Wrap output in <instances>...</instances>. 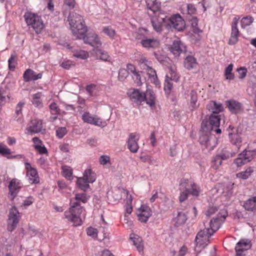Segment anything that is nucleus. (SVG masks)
<instances>
[{
  "label": "nucleus",
  "instance_id": "f704fd0d",
  "mask_svg": "<svg viewBox=\"0 0 256 256\" xmlns=\"http://www.w3.org/2000/svg\"><path fill=\"white\" fill-rule=\"evenodd\" d=\"M89 183H90V182H88V180L84 176L78 178L76 184L82 190H86L90 187Z\"/></svg>",
  "mask_w": 256,
  "mask_h": 256
},
{
  "label": "nucleus",
  "instance_id": "4468645a",
  "mask_svg": "<svg viewBox=\"0 0 256 256\" xmlns=\"http://www.w3.org/2000/svg\"><path fill=\"white\" fill-rule=\"evenodd\" d=\"M42 120L36 118L30 121V126L26 130L28 134H36L42 131Z\"/></svg>",
  "mask_w": 256,
  "mask_h": 256
},
{
  "label": "nucleus",
  "instance_id": "c9c22d12",
  "mask_svg": "<svg viewBox=\"0 0 256 256\" xmlns=\"http://www.w3.org/2000/svg\"><path fill=\"white\" fill-rule=\"evenodd\" d=\"M240 154L245 159L246 162H248L252 160L256 156V149L254 150H245Z\"/></svg>",
  "mask_w": 256,
  "mask_h": 256
},
{
  "label": "nucleus",
  "instance_id": "c756f323",
  "mask_svg": "<svg viewBox=\"0 0 256 256\" xmlns=\"http://www.w3.org/2000/svg\"><path fill=\"white\" fill-rule=\"evenodd\" d=\"M186 187L190 190V194L193 196H198L200 193V186L194 182H190L188 180V182L186 184Z\"/></svg>",
  "mask_w": 256,
  "mask_h": 256
},
{
  "label": "nucleus",
  "instance_id": "864d4df0",
  "mask_svg": "<svg viewBox=\"0 0 256 256\" xmlns=\"http://www.w3.org/2000/svg\"><path fill=\"white\" fill-rule=\"evenodd\" d=\"M134 244L136 246L138 250L141 252L143 250L144 246L142 243V240L140 238H132Z\"/></svg>",
  "mask_w": 256,
  "mask_h": 256
},
{
  "label": "nucleus",
  "instance_id": "f257e3e1",
  "mask_svg": "<svg viewBox=\"0 0 256 256\" xmlns=\"http://www.w3.org/2000/svg\"><path fill=\"white\" fill-rule=\"evenodd\" d=\"M68 20L74 36L77 39L84 40V43L88 44L94 48H98L102 46V42L98 35L95 32H90L87 36V27L83 18L76 12H72L69 14Z\"/></svg>",
  "mask_w": 256,
  "mask_h": 256
},
{
  "label": "nucleus",
  "instance_id": "de8ad7c7",
  "mask_svg": "<svg viewBox=\"0 0 256 256\" xmlns=\"http://www.w3.org/2000/svg\"><path fill=\"white\" fill-rule=\"evenodd\" d=\"M254 22V18L251 16H246L243 18L240 21L241 26L242 28L250 26Z\"/></svg>",
  "mask_w": 256,
  "mask_h": 256
},
{
  "label": "nucleus",
  "instance_id": "680f3d73",
  "mask_svg": "<svg viewBox=\"0 0 256 256\" xmlns=\"http://www.w3.org/2000/svg\"><path fill=\"white\" fill-rule=\"evenodd\" d=\"M25 102H20L16 107V114L18 116V120L20 118L19 116L22 115V108Z\"/></svg>",
  "mask_w": 256,
  "mask_h": 256
},
{
  "label": "nucleus",
  "instance_id": "412c9836",
  "mask_svg": "<svg viewBox=\"0 0 256 256\" xmlns=\"http://www.w3.org/2000/svg\"><path fill=\"white\" fill-rule=\"evenodd\" d=\"M188 182L187 179H183L180 184V191L178 198L180 202L185 201L190 194V190L186 187V184Z\"/></svg>",
  "mask_w": 256,
  "mask_h": 256
},
{
  "label": "nucleus",
  "instance_id": "aec40b11",
  "mask_svg": "<svg viewBox=\"0 0 256 256\" xmlns=\"http://www.w3.org/2000/svg\"><path fill=\"white\" fill-rule=\"evenodd\" d=\"M250 244L247 240H240L238 242L235 247L236 256H244L243 252L250 248Z\"/></svg>",
  "mask_w": 256,
  "mask_h": 256
},
{
  "label": "nucleus",
  "instance_id": "a878e982",
  "mask_svg": "<svg viewBox=\"0 0 256 256\" xmlns=\"http://www.w3.org/2000/svg\"><path fill=\"white\" fill-rule=\"evenodd\" d=\"M244 208L248 211L254 212L256 210V196H252L244 202Z\"/></svg>",
  "mask_w": 256,
  "mask_h": 256
},
{
  "label": "nucleus",
  "instance_id": "c03bdc74",
  "mask_svg": "<svg viewBox=\"0 0 256 256\" xmlns=\"http://www.w3.org/2000/svg\"><path fill=\"white\" fill-rule=\"evenodd\" d=\"M40 93H36L32 96V102L36 106L41 108L42 106V101L40 100Z\"/></svg>",
  "mask_w": 256,
  "mask_h": 256
},
{
  "label": "nucleus",
  "instance_id": "09e8293b",
  "mask_svg": "<svg viewBox=\"0 0 256 256\" xmlns=\"http://www.w3.org/2000/svg\"><path fill=\"white\" fill-rule=\"evenodd\" d=\"M142 72H136L132 74V78L134 80V82L137 84L138 86H140L142 81L144 80V78H142Z\"/></svg>",
  "mask_w": 256,
  "mask_h": 256
},
{
  "label": "nucleus",
  "instance_id": "f8f14e48",
  "mask_svg": "<svg viewBox=\"0 0 256 256\" xmlns=\"http://www.w3.org/2000/svg\"><path fill=\"white\" fill-rule=\"evenodd\" d=\"M137 214L138 220L142 222H146L152 216V212L150 208L146 205H142L138 209Z\"/></svg>",
  "mask_w": 256,
  "mask_h": 256
},
{
  "label": "nucleus",
  "instance_id": "13d9d810",
  "mask_svg": "<svg viewBox=\"0 0 256 256\" xmlns=\"http://www.w3.org/2000/svg\"><path fill=\"white\" fill-rule=\"evenodd\" d=\"M140 160L143 162H147L149 164H154L155 162L154 160L150 155H144L140 156Z\"/></svg>",
  "mask_w": 256,
  "mask_h": 256
},
{
  "label": "nucleus",
  "instance_id": "bf43d9fd",
  "mask_svg": "<svg viewBox=\"0 0 256 256\" xmlns=\"http://www.w3.org/2000/svg\"><path fill=\"white\" fill-rule=\"evenodd\" d=\"M128 76V72L125 68H120L118 72V78L120 81L124 80Z\"/></svg>",
  "mask_w": 256,
  "mask_h": 256
},
{
  "label": "nucleus",
  "instance_id": "e433bc0d",
  "mask_svg": "<svg viewBox=\"0 0 256 256\" xmlns=\"http://www.w3.org/2000/svg\"><path fill=\"white\" fill-rule=\"evenodd\" d=\"M164 20V18H153L152 19V25L156 31L160 32L162 30Z\"/></svg>",
  "mask_w": 256,
  "mask_h": 256
},
{
  "label": "nucleus",
  "instance_id": "8fccbe9b",
  "mask_svg": "<svg viewBox=\"0 0 256 256\" xmlns=\"http://www.w3.org/2000/svg\"><path fill=\"white\" fill-rule=\"evenodd\" d=\"M73 56L78 58L85 60L89 56V54L86 51L80 50L74 52Z\"/></svg>",
  "mask_w": 256,
  "mask_h": 256
},
{
  "label": "nucleus",
  "instance_id": "9d476101",
  "mask_svg": "<svg viewBox=\"0 0 256 256\" xmlns=\"http://www.w3.org/2000/svg\"><path fill=\"white\" fill-rule=\"evenodd\" d=\"M127 94L130 100L137 104H141L143 102H144V92L138 89H130Z\"/></svg>",
  "mask_w": 256,
  "mask_h": 256
},
{
  "label": "nucleus",
  "instance_id": "58836bf2",
  "mask_svg": "<svg viewBox=\"0 0 256 256\" xmlns=\"http://www.w3.org/2000/svg\"><path fill=\"white\" fill-rule=\"evenodd\" d=\"M83 176L90 183L94 182L96 180V174L91 169L88 168L84 170Z\"/></svg>",
  "mask_w": 256,
  "mask_h": 256
},
{
  "label": "nucleus",
  "instance_id": "0e129e2a",
  "mask_svg": "<svg viewBox=\"0 0 256 256\" xmlns=\"http://www.w3.org/2000/svg\"><path fill=\"white\" fill-rule=\"evenodd\" d=\"M99 162L104 166L107 164L110 165V157L106 155L101 156L99 158Z\"/></svg>",
  "mask_w": 256,
  "mask_h": 256
},
{
  "label": "nucleus",
  "instance_id": "7c9ffc66",
  "mask_svg": "<svg viewBox=\"0 0 256 256\" xmlns=\"http://www.w3.org/2000/svg\"><path fill=\"white\" fill-rule=\"evenodd\" d=\"M187 220L186 216L182 212H178L176 216L174 218L172 222L176 226H179L184 224Z\"/></svg>",
  "mask_w": 256,
  "mask_h": 256
},
{
  "label": "nucleus",
  "instance_id": "6e6552de",
  "mask_svg": "<svg viewBox=\"0 0 256 256\" xmlns=\"http://www.w3.org/2000/svg\"><path fill=\"white\" fill-rule=\"evenodd\" d=\"M19 222V212L16 207H12L10 210L8 220V230L13 231Z\"/></svg>",
  "mask_w": 256,
  "mask_h": 256
},
{
  "label": "nucleus",
  "instance_id": "6ab92c4d",
  "mask_svg": "<svg viewBox=\"0 0 256 256\" xmlns=\"http://www.w3.org/2000/svg\"><path fill=\"white\" fill-rule=\"evenodd\" d=\"M186 98L188 100V108L190 111L192 112L198 107L199 104H198V94L196 90H191Z\"/></svg>",
  "mask_w": 256,
  "mask_h": 256
},
{
  "label": "nucleus",
  "instance_id": "ea45409f",
  "mask_svg": "<svg viewBox=\"0 0 256 256\" xmlns=\"http://www.w3.org/2000/svg\"><path fill=\"white\" fill-rule=\"evenodd\" d=\"M96 55L100 58V60L110 62V56L108 54L101 49H98L96 52Z\"/></svg>",
  "mask_w": 256,
  "mask_h": 256
},
{
  "label": "nucleus",
  "instance_id": "2eb2a0df",
  "mask_svg": "<svg viewBox=\"0 0 256 256\" xmlns=\"http://www.w3.org/2000/svg\"><path fill=\"white\" fill-rule=\"evenodd\" d=\"M170 26L178 31L182 30L185 28V22L178 14L172 16L170 18Z\"/></svg>",
  "mask_w": 256,
  "mask_h": 256
},
{
  "label": "nucleus",
  "instance_id": "20e7f679",
  "mask_svg": "<svg viewBox=\"0 0 256 256\" xmlns=\"http://www.w3.org/2000/svg\"><path fill=\"white\" fill-rule=\"evenodd\" d=\"M213 234L206 228L199 232L196 238V250L200 251L204 248L209 243V238Z\"/></svg>",
  "mask_w": 256,
  "mask_h": 256
},
{
  "label": "nucleus",
  "instance_id": "393cba45",
  "mask_svg": "<svg viewBox=\"0 0 256 256\" xmlns=\"http://www.w3.org/2000/svg\"><path fill=\"white\" fill-rule=\"evenodd\" d=\"M207 108L212 110V114H218L223 110V106L220 103H217L215 101H210L208 104Z\"/></svg>",
  "mask_w": 256,
  "mask_h": 256
},
{
  "label": "nucleus",
  "instance_id": "052dcab7",
  "mask_svg": "<svg viewBox=\"0 0 256 256\" xmlns=\"http://www.w3.org/2000/svg\"><path fill=\"white\" fill-rule=\"evenodd\" d=\"M86 233L88 236L92 238H96L98 236V231L96 228L89 227L86 229Z\"/></svg>",
  "mask_w": 256,
  "mask_h": 256
},
{
  "label": "nucleus",
  "instance_id": "473e14b6",
  "mask_svg": "<svg viewBox=\"0 0 256 256\" xmlns=\"http://www.w3.org/2000/svg\"><path fill=\"white\" fill-rule=\"evenodd\" d=\"M183 44L180 40H174L171 48L172 52L174 54H178L183 50Z\"/></svg>",
  "mask_w": 256,
  "mask_h": 256
},
{
  "label": "nucleus",
  "instance_id": "774afa93",
  "mask_svg": "<svg viewBox=\"0 0 256 256\" xmlns=\"http://www.w3.org/2000/svg\"><path fill=\"white\" fill-rule=\"evenodd\" d=\"M139 63L141 68L144 69V68H146L150 65V62H149L146 58H141L139 60Z\"/></svg>",
  "mask_w": 256,
  "mask_h": 256
},
{
  "label": "nucleus",
  "instance_id": "2f4dec72",
  "mask_svg": "<svg viewBox=\"0 0 256 256\" xmlns=\"http://www.w3.org/2000/svg\"><path fill=\"white\" fill-rule=\"evenodd\" d=\"M200 141L202 144L204 145L206 148L210 150L212 149L214 146L210 145L211 142H215V138H208L207 136H202L200 138Z\"/></svg>",
  "mask_w": 256,
  "mask_h": 256
},
{
  "label": "nucleus",
  "instance_id": "49530a36",
  "mask_svg": "<svg viewBox=\"0 0 256 256\" xmlns=\"http://www.w3.org/2000/svg\"><path fill=\"white\" fill-rule=\"evenodd\" d=\"M8 68L11 71H14L15 70L16 66L17 64V57L14 54H11L10 58L8 60Z\"/></svg>",
  "mask_w": 256,
  "mask_h": 256
},
{
  "label": "nucleus",
  "instance_id": "f3484780",
  "mask_svg": "<svg viewBox=\"0 0 256 256\" xmlns=\"http://www.w3.org/2000/svg\"><path fill=\"white\" fill-rule=\"evenodd\" d=\"M226 105L228 110L232 114H236L243 111L242 104L234 100H228L226 102Z\"/></svg>",
  "mask_w": 256,
  "mask_h": 256
},
{
  "label": "nucleus",
  "instance_id": "0eeeda50",
  "mask_svg": "<svg viewBox=\"0 0 256 256\" xmlns=\"http://www.w3.org/2000/svg\"><path fill=\"white\" fill-rule=\"evenodd\" d=\"M240 18L238 16H235L231 24V34L228 44L230 45H234L237 43L240 36V31L238 28V24Z\"/></svg>",
  "mask_w": 256,
  "mask_h": 256
},
{
  "label": "nucleus",
  "instance_id": "37998d69",
  "mask_svg": "<svg viewBox=\"0 0 256 256\" xmlns=\"http://www.w3.org/2000/svg\"><path fill=\"white\" fill-rule=\"evenodd\" d=\"M11 150L4 144L0 142V154L6 156L8 158H10L8 156L9 155L11 154Z\"/></svg>",
  "mask_w": 256,
  "mask_h": 256
},
{
  "label": "nucleus",
  "instance_id": "603ef678",
  "mask_svg": "<svg viewBox=\"0 0 256 256\" xmlns=\"http://www.w3.org/2000/svg\"><path fill=\"white\" fill-rule=\"evenodd\" d=\"M104 34L108 36L110 38H114L116 35V31L110 26H104L102 28Z\"/></svg>",
  "mask_w": 256,
  "mask_h": 256
},
{
  "label": "nucleus",
  "instance_id": "b1692460",
  "mask_svg": "<svg viewBox=\"0 0 256 256\" xmlns=\"http://www.w3.org/2000/svg\"><path fill=\"white\" fill-rule=\"evenodd\" d=\"M23 77L24 81L28 82L41 78L42 77V74H36L34 70L29 68L27 69L24 72Z\"/></svg>",
  "mask_w": 256,
  "mask_h": 256
},
{
  "label": "nucleus",
  "instance_id": "79ce46f5",
  "mask_svg": "<svg viewBox=\"0 0 256 256\" xmlns=\"http://www.w3.org/2000/svg\"><path fill=\"white\" fill-rule=\"evenodd\" d=\"M62 169L63 176L68 180H71L72 174V168L70 166H64L62 167Z\"/></svg>",
  "mask_w": 256,
  "mask_h": 256
},
{
  "label": "nucleus",
  "instance_id": "423d86ee",
  "mask_svg": "<svg viewBox=\"0 0 256 256\" xmlns=\"http://www.w3.org/2000/svg\"><path fill=\"white\" fill-rule=\"evenodd\" d=\"M142 30H140L136 36V39L142 40L140 42L142 45L147 48H158L160 44V41L156 38H145L142 36Z\"/></svg>",
  "mask_w": 256,
  "mask_h": 256
},
{
  "label": "nucleus",
  "instance_id": "39448f33",
  "mask_svg": "<svg viewBox=\"0 0 256 256\" xmlns=\"http://www.w3.org/2000/svg\"><path fill=\"white\" fill-rule=\"evenodd\" d=\"M82 119L84 122L100 127H104L106 125V121L96 115H92L89 112H84L82 116Z\"/></svg>",
  "mask_w": 256,
  "mask_h": 256
},
{
  "label": "nucleus",
  "instance_id": "1a4fd4ad",
  "mask_svg": "<svg viewBox=\"0 0 256 256\" xmlns=\"http://www.w3.org/2000/svg\"><path fill=\"white\" fill-rule=\"evenodd\" d=\"M140 134L136 132L130 134L126 144L128 149L131 152L136 153L139 149L138 142L140 140Z\"/></svg>",
  "mask_w": 256,
  "mask_h": 256
},
{
  "label": "nucleus",
  "instance_id": "4c0bfd02",
  "mask_svg": "<svg viewBox=\"0 0 256 256\" xmlns=\"http://www.w3.org/2000/svg\"><path fill=\"white\" fill-rule=\"evenodd\" d=\"M234 64H230L225 68L224 71V76L226 80H232L234 78V74L232 72L233 70Z\"/></svg>",
  "mask_w": 256,
  "mask_h": 256
},
{
  "label": "nucleus",
  "instance_id": "a211bd4d",
  "mask_svg": "<svg viewBox=\"0 0 256 256\" xmlns=\"http://www.w3.org/2000/svg\"><path fill=\"white\" fill-rule=\"evenodd\" d=\"M220 114H212L210 116L209 124L211 126V130L215 131L217 134L221 132L220 129L218 128L220 125Z\"/></svg>",
  "mask_w": 256,
  "mask_h": 256
},
{
  "label": "nucleus",
  "instance_id": "cd10ccee",
  "mask_svg": "<svg viewBox=\"0 0 256 256\" xmlns=\"http://www.w3.org/2000/svg\"><path fill=\"white\" fill-rule=\"evenodd\" d=\"M144 102L148 104L150 106H152L155 105V94L154 92L150 89H148L144 92Z\"/></svg>",
  "mask_w": 256,
  "mask_h": 256
},
{
  "label": "nucleus",
  "instance_id": "5fc2aeb1",
  "mask_svg": "<svg viewBox=\"0 0 256 256\" xmlns=\"http://www.w3.org/2000/svg\"><path fill=\"white\" fill-rule=\"evenodd\" d=\"M166 78L176 82L179 77L176 72L171 68L170 69L168 73L166 75Z\"/></svg>",
  "mask_w": 256,
  "mask_h": 256
},
{
  "label": "nucleus",
  "instance_id": "69168bd1",
  "mask_svg": "<svg viewBox=\"0 0 256 256\" xmlns=\"http://www.w3.org/2000/svg\"><path fill=\"white\" fill-rule=\"evenodd\" d=\"M238 78L242 79L246 77L247 73V70L244 67H241L238 69Z\"/></svg>",
  "mask_w": 256,
  "mask_h": 256
},
{
  "label": "nucleus",
  "instance_id": "e2e57ef3",
  "mask_svg": "<svg viewBox=\"0 0 256 256\" xmlns=\"http://www.w3.org/2000/svg\"><path fill=\"white\" fill-rule=\"evenodd\" d=\"M66 133L67 130L65 127L58 128L56 130V136L59 138H62Z\"/></svg>",
  "mask_w": 256,
  "mask_h": 256
},
{
  "label": "nucleus",
  "instance_id": "6e6d98bb",
  "mask_svg": "<svg viewBox=\"0 0 256 256\" xmlns=\"http://www.w3.org/2000/svg\"><path fill=\"white\" fill-rule=\"evenodd\" d=\"M246 163H247L246 160L240 154L234 160V164L236 167H241Z\"/></svg>",
  "mask_w": 256,
  "mask_h": 256
},
{
  "label": "nucleus",
  "instance_id": "dca6fc26",
  "mask_svg": "<svg viewBox=\"0 0 256 256\" xmlns=\"http://www.w3.org/2000/svg\"><path fill=\"white\" fill-rule=\"evenodd\" d=\"M22 187V183L16 178H13L10 181L8 186L11 198L13 200Z\"/></svg>",
  "mask_w": 256,
  "mask_h": 256
},
{
  "label": "nucleus",
  "instance_id": "3c124183",
  "mask_svg": "<svg viewBox=\"0 0 256 256\" xmlns=\"http://www.w3.org/2000/svg\"><path fill=\"white\" fill-rule=\"evenodd\" d=\"M49 108L50 110V112L52 115H59L60 114V110L55 102H52Z\"/></svg>",
  "mask_w": 256,
  "mask_h": 256
},
{
  "label": "nucleus",
  "instance_id": "ddd939ff",
  "mask_svg": "<svg viewBox=\"0 0 256 256\" xmlns=\"http://www.w3.org/2000/svg\"><path fill=\"white\" fill-rule=\"evenodd\" d=\"M128 192L126 190L114 188L112 192H108V198L110 202L116 203L122 199V194H128Z\"/></svg>",
  "mask_w": 256,
  "mask_h": 256
},
{
  "label": "nucleus",
  "instance_id": "338daca9",
  "mask_svg": "<svg viewBox=\"0 0 256 256\" xmlns=\"http://www.w3.org/2000/svg\"><path fill=\"white\" fill-rule=\"evenodd\" d=\"M60 66L65 69H69L71 66H74V64L72 60H67L63 62Z\"/></svg>",
  "mask_w": 256,
  "mask_h": 256
},
{
  "label": "nucleus",
  "instance_id": "bb28decb",
  "mask_svg": "<svg viewBox=\"0 0 256 256\" xmlns=\"http://www.w3.org/2000/svg\"><path fill=\"white\" fill-rule=\"evenodd\" d=\"M184 67L188 70L195 68L197 67L198 63L196 60L192 56H188L184 60Z\"/></svg>",
  "mask_w": 256,
  "mask_h": 256
},
{
  "label": "nucleus",
  "instance_id": "5701e85b",
  "mask_svg": "<svg viewBox=\"0 0 256 256\" xmlns=\"http://www.w3.org/2000/svg\"><path fill=\"white\" fill-rule=\"evenodd\" d=\"M144 70H146V71L151 82L154 83L156 87H160V82L158 79L156 70L150 67V65L146 68H144Z\"/></svg>",
  "mask_w": 256,
  "mask_h": 256
},
{
  "label": "nucleus",
  "instance_id": "f03ea898",
  "mask_svg": "<svg viewBox=\"0 0 256 256\" xmlns=\"http://www.w3.org/2000/svg\"><path fill=\"white\" fill-rule=\"evenodd\" d=\"M89 198L90 196L86 193H78L76 194L74 197L70 199V210L66 211L64 215V218L72 222L74 226H77L82 224V220L80 215L84 208L80 205L82 203H86Z\"/></svg>",
  "mask_w": 256,
  "mask_h": 256
},
{
  "label": "nucleus",
  "instance_id": "4be33fe9",
  "mask_svg": "<svg viewBox=\"0 0 256 256\" xmlns=\"http://www.w3.org/2000/svg\"><path fill=\"white\" fill-rule=\"evenodd\" d=\"M225 219V216H218L213 218L210 222V228H206L208 230L211 234H214L220 228V222L224 221Z\"/></svg>",
  "mask_w": 256,
  "mask_h": 256
},
{
  "label": "nucleus",
  "instance_id": "9b49d317",
  "mask_svg": "<svg viewBox=\"0 0 256 256\" xmlns=\"http://www.w3.org/2000/svg\"><path fill=\"white\" fill-rule=\"evenodd\" d=\"M26 170V175L28 178L31 184H38L40 182L39 177L36 170L32 167L31 164L28 162L24 163Z\"/></svg>",
  "mask_w": 256,
  "mask_h": 256
},
{
  "label": "nucleus",
  "instance_id": "a18cd8bd",
  "mask_svg": "<svg viewBox=\"0 0 256 256\" xmlns=\"http://www.w3.org/2000/svg\"><path fill=\"white\" fill-rule=\"evenodd\" d=\"M222 164V160H221L220 156H216L212 158L211 162V167L214 170H218Z\"/></svg>",
  "mask_w": 256,
  "mask_h": 256
},
{
  "label": "nucleus",
  "instance_id": "4d7b16f0",
  "mask_svg": "<svg viewBox=\"0 0 256 256\" xmlns=\"http://www.w3.org/2000/svg\"><path fill=\"white\" fill-rule=\"evenodd\" d=\"M172 81L173 80L166 78L164 90L165 92L168 94H169L172 90L173 86L172 83Z\"/></svg>",
  "mask_w": 256,
  "mask_h": 256
},
{
  "label": "nucleus",
  "instance_id": "a19ab883",
  "mask_svg": "<svg viewBox=\"0 0 256 256\" xmlns=\"http://www.w3.org/2000/svg\"><path fill=\"white\" fill-rule=\"evenodd\" d=\"M231 142L237 146H240L242 142V138L238 133H233L230 134Z\"/></svg>",
  "mask_w": 256,
  "mask_h": 256
},
{
  "label": "nucleus",
  "instance_id": "c85d7f7f",
  "mask_svg": "<svg viewBox=\"0 0 256 256\" xmlns=\"http://www.w3.org/2000/svg\"><path fill=\"white\" fill-rule=\"evenodd\" d=\"M146 2L148 8L153 14L159 12L160 8V4L156 0H146Z\"/></svg>",
  "mask_w": 256,
  "mask_h": 256
},
{
  "label": "nucleus",
  "instance_id": "7ed1b4c3",
  "mask_svg": "<svg viewBox=\"0 0 256 256\" xmlns=\"http://www.w3.org/2000/svg\"><path fill=\"white\" fill-rule=\"evenodd\" d=\"M28 26L32 28L36 34H40L44 28L42 18L38 14L32 12H26L24 16Z\"/></svg>",
  "mask_w": 256,
  "mask_h": 256
},
{
  "label": "nucleus",
  "instance_id": "72a5a7b5",
  "mask_svg": "<svg viewBox=\"0 0 256 256\" xmlns=\"http://www.w3.org/2000/svg\"><path fill=\"white\" fill-rule=\"evenodd\" d=\"M254 168L252 167H248L244 171L238 172L236 174L237 178L242 180L248 179L254 172Z\"/></svg>",
  "mask_w": 256,
  "mask_h": 256
}]
</instances>
